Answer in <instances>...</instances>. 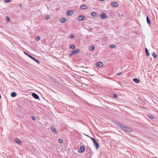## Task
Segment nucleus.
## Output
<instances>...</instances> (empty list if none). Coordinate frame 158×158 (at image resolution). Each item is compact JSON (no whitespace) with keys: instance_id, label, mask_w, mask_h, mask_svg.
Returning <instances> with one entry per match:
<instances>
[{"instance_id":"obj_23","label":"nucleus","mask_w":158,"mask_h":158,"mask_svg":"<svg viewBox=\"0 0 158 158\" xmlns=\"http://www.w3.org/2000/svg\"><path fill=\"white\" fill-rule=\"evenodd\" d=\"M152 56L155 58H156L157 56V55L155 53V52H153L152 54Z\"/></svg>"},{"instance_id":"obj_3","label":"nucleus","mask_w":158,"mask_h":158,"mask_svg":"<svg viewBox=\"0 0 158 158\" xmlns=\"http://www.w3.org/2000/svg\"><path fill=\"white\" fill-rule=\"evenodd\" d=\"M85 150V147L84 146H81L79 149H78V152L79 153L83 152Z\"/></svg>"},{"instance_id":"obj_11","label":"nucleus","mask_w":158,"mask_h":158,"mask_svg":"<svg viewBox=\"0 0 158 158\" xmlns=\"http://www.w3.org/2000/svg\"><path fill=\"white\" fill-rule=\"evenodd\" d=\"M14 141L15 143L19 144H20L21 143V141L18 138H15V139Z\"/></svg>"},{"instance_id":"obj_2","label":"nucleus","mask_w":158,"mask_h":158,"mask_svg":"<svg viewBox=\"0 0 158 158\" xmlns=\"http://www.w3.org/2000/svg\"><path fill=\"white\" fill-rule=\"evenodd\" d=\"M80 51V49H77L75 50L72 51L69 54V56H71L74 54L79 53Z\"/></svg>"},{"instance_id":"obj_30","label":"nucleus","mask_w":158,"mask_h":158,"mask_svg":"<svg viewBox=\"0 0 158 158\" xmlns=\"http://www.w3.org/2000/svg\"><path fill=\"white\" fill-rule=\"evenodd\" d=\"M44 18L45 19L47 20V19H49L50 18V17H49V15H47Z\"/></svg>"},{"instance_id":"obj_21","label":"nucleus","mask_w":158,"mask_h":158,"mask_svg":"<svg viewBox=\"0 0 158 158\" xmlns=\"http://www.w3.org/2000/svg\"><path fill=\"white\" fill-rule=\"evenodd\" d=\"M95 48L94 47L93 45L91 46L90 47H89V50L90 51H93Z\"/></svg>"},{"instance_id":"obj_36","label":"nucleus","mask_w":158,"mask_h":158,"mask_svg":"<svg viewBox=\"0 0 158 158\" xmlns=\"http://www.w3.org/2000/svg\"><path fill=\"white\" fill-rule=\"evenodd\" d=\"M4 1L6 2H9L11 1V0H4Z\"/></svg>"},{"instance_id":"obj_12","label":"nucleus","mask_w":158,"mask_h":158,"mask_svg":"<svg viewBox=\"0 0 158 158\" xmlns=\"http://www.w3.org/2000/svg\"><path fill=\"white\" fill-rule=\"evenodd\" d=\"M91 15L94 17H97L98 15L97 13L95 12H93L91 13Z\"/></svg>"},{"instance_id":"obj_13","label":"nucleus","mask_w":158,"mask_h":158,"mask_svg":"<svg viewBox=\"0 0 158 158\" xmlns=\"http://www.w3.org/2000/svg\"><path fill=\"white\" fill-rule=\"evenodd\" d=\"M80 8L82 10H85L87 8V6L86 5H81L80 6Z\"/></svg>"},{"instance_id":"obj_20","label":"nucleus","mask_w":158,"mask_h":158,"mask_svg":"<svg viewBox=\"0 0 158 158\" xmlns=\"http://www.w3.org/2000/svg\"><path fill=\"white\" fill-rule=\"evenodd\" d=\"M86 151L87 152H88L89 153H91V149L89 147L87 146V147L86 148Z\"/></svg>"},{"instance_id":"obj_14","label":"nucleus","mask_w":158,"mask_h":158,"mask_svg":"<svg viewBox=\"0 0 158 158\" xmlns=\"http://www.w3.org/2000/svg\"><path fill=\"white\" fill-rule=\"evenodd\" d=\"M147 21V23L148 24L149 26H150L151 24V21L149 19L148 16L146 17Z\"/></svg>"},{"instance_id":"obj_35","label":"nucleus","mask_w":158,"mask_h":158,"mask_svg":"<svg viewBox=\"0 0 158 158\" xmlns=\"http://www.w3.org/2000/svg\"><path fill=\"white\" fill-rule=\"evenodd\" d=\"M23 52L26 55H27V56L28 57H29V56H30V55H29V54H27V53L25 52Z\"/></svg>"},{"instance_id":"obj_7","label":"nucleus","mask_w":158,"mask_h":158,"mask_svg":"<svg viewBox=\"0 0 158 158\" xmlns=\"http://www.w3.org/2000/svg\"><path fill=\"white\" fill-rule=\"evenodd\" d=\"M78 20L79 21H81L85 19V17L84 15H79L78 16Z\"/></svg>"},{"instance_id":"obj_18","label":"nucleus","mask_w":158,"mask_h":158,"mask_svg":"<svg viewBox=\"0 0 158 158\" xmlns=\"http://www.w3.org/2000/svg\"><path fill=\"white\" fill-rule=\"evenodd\" d=\"M17 95V94L15 92H12L10 94V96L12 97H15Z\"/></svg>"},{"instance_id":"obj_9","label":"nucleus","mask_w":158,"mask_h":158,"mask_svg":"<svg viewBox=\"0 0 158 158\" xmlns=\"http://www.w3.org/2000/svg\"><path fill=\"white\" fill-rule=\"evenodd\" d=\"M96 65L99 67H102L103 66V64L102 62L101 61H99L96 63Z\"/></svg>"},{"instance_id":"obj_16","label":"nucleus","mask_w":158,"mask_h":158,"mask_svg":"<svg viewBox=\"0 0 158 158\" xmlns=\"http://www.w3.org/2000/svg\"><path fill=\"white\" fill-rule=\"evenodd\" d=\"M67 20V19L65 18H63L60 19V21L62 23H64Z\"/></svg>"},{"instance_id":"obj_40","label":"nucleus","mask_w":158,"mask_h":158,"mask_svg":"<svg viewBox=\"0 0 158 158\" xmlns=\"http://www.w3.org/2000/svg\"><path fill=\"white\" fill-rule=\"evenodd\" d=\"M19 6H20V8L21 9L22 8V5H21V4H19Z\"/></svg>"},{"instance_id":"obj_27","label":"nucleus","mask_w":158,"mask_h":158,"mask_svg":"<svg viewBox=\"0 0 158 158\" xmlns=\"http://www.w3.org/2000/svg\"><path fill=\"white\" fill-rule=\"evenodd\" d=\"M6 19L7 22H9L10 20V18L8 16H6Z\"/></svg>"},{"instance_id":"obj_24","label":"nucleus","mask_w":158,"mask_h":158,"mask_svg":"<svg viewBox=\"0 0 158 158\" xmlns=\"http://www.w3.org/2000/svg\"><path fill=\"white\" fill-rule=\"evenodd\" d=\"M33 60L37 62L38 64H39L40 63V62L34 57L33 59Z\"/></svg>"},{"instance_id":"obj_1","label":"nucleus","mask_w":158,"mask_h":158,"mask_svg":"<svg viewBox=\"0 0 158 158\" xmlns=\"http://www.w3.org/2000/svg\"><path fill=\"white\" fill-rule=\"evenodd\" d=\"M115 124L118 127H119L121 129H123L126 131L130 132H132V129L131 128L124 126L123 124L119 122L116 121L115 122Z\"/></svg>"},{"instance_id":"obj_32","label":"nucleus","mask_w":158,"mask_h":158,"mask_svg":"<svg viewBox=\"0 0 158 158\" xmlns=\"http://www.w3.org/2000/svg\"><path fill=\"white\" fill-rule=\"evenodd\" d=\"M58 140H59V142L60 143H62L63 142V140L61 139H59Z\"/></svg>"},{"instance_id":"obj_5","label":"nucleus","mask_w":158,"mask_h":158,"mask_svg":"<svg viewBox=\"0 0 158 158\" xmlns=\"http://www.w3.org/2000/svg\"><path fill=\"white\" fill-rule=\"evenodd\" d=\"M107 15L106 14L104 13H102L100 15L101 18L102 19H106L107 18Z\"/></svg>"},{"instance_id":"obj_17","label":"nucleus","mask_w":158,"mask_h":158,"mask_svg":"<svg viewBox=\"0 0 158 158\" xmlns=\"http://www.w3.org/2000/svg\"><path fill=\"white\" fill-rule=\"evenodd\" d=\"M133 81L137 83H139L140 80L137 78H135L133 79Z\"/></svg>"},{"instance_id":"obj_41","label":"nucleus","mask_w":158,"mask_h":158,"mask_svg":"<svg viewBox=\"0 0 158 158\" xmlns=\"http://www.w3.org/2000/svg\"><path fill=\"white\" fill-rule=\"evenodd\" d=\"M99 0L100 1H104L105 0Z\"/></svg>"},{"instance_id":"obj_31","label":"nucleus","mask_w":158,"mask_h":158,"mask_svg":"<svg viewBox=\"0 0 158 158\" xmlns=\"http://www.w3.org/2000/svg\"><path fill=\"white\" fill-rule=\"evenodd\" d=\"M31 118L32 119V120H33L35 121V117L34 116H31Z\"/></svg>"},{"instance_id":"obj_33","label":"nucleus","mask_w":158,"mask_h":158,"mask_svg":"<svg viewBox=\"0 0 158 158\" xmlns=\"http://www.w3.org/2000/svg\"><path fill=\"white\" fill-rule=\"evenodd\" d=\"M90 138H91V140L93 141V142H94L95 141H96V140L95 139L92 137H90Z\"/></svg>"},{"instance_id":"obj_39","label":"nucleus","mask_w":158,"mask_h":158,"mask_svg":"<svg viewBox=\"0 0 158 158\" xmlns=\"http://www.w3.org/2000/svg\"><path fill=\"white\" fill-rule=\"evenodd\" d=\"M119 15H121V16L123 17L124 16V15L123 14H122V15H120L119 14Z\"/></svg>"},{"instance_id":"obj_19","label":"nucleus","mask_w":158,"mask_h":158,"mask_svg":"<svg viewBox=\"0 0 158 158\" xmlns=\"http://www.w3.org/2000/svg\"><path fill=\"white\" fill-rule=\"evenodd\" d=\"M145 50L146 54L147 56H150V53L149 52L148 50L147 49V48H145Z\"/></svg>"},{"instance_id":"obj_34","label":"nucleus","mask_w":158,"mask_h":158,"mask_svg":"<svg viewBox=\"0 0 158 158\" xmlns=\"http://www.w3.org/2000/svg\"><path fill=\"white\" fill-rule=\"evenodd\" d=\"M149 117L151 119H153L154 118L153 116L152 115H149Z\"/></svg>"},{"instance_id":"obj_28","label":"nucleus","mask_w":158,"mask_h":158,"mask_svg":"<svg viewBox=\"0 0 158 158\" xmlns=\"http://www.w3.org/2000/svg\"><path fill=\"white\" fill-rule=\"evenodd\" d=\"M123 72L122 71L120 73H117L116 75L119 76V75H122L123 74Z\"/></svg>"},{"instance_id":"obj_29","label":"nucleus","mask_w":158,"mask_h":158,"mask_svg":"<svg viewBox=\"0 0 158 158\" xmlns=\"http://www.w3.org/2000/svg\"><path fill=\"white\" fill-rule=\"evenodd\" d=\"M113 95L114 97L115 98H117V95L115 93H114L113 94Z\"/></svg>"},{"instance_id":"obj_26","label":"nucleus","mask_w":158,"mask_h":158,"mask_svg":"<svg viewBox=\"0 0 158 158\" xmlns=\"http://www.w3.org/2000/svg\"><path fill=\"white\" fill-rule=\"evenodd\" d=\"M116 46L115 45H110V48H114Z\"/></svg>"},{"instance_id":"obj_38","label":"nucleus","mask_w":158,"mask_h":158,"mask_svg":"<svg viewBox=\"0 0 158 158\" xmlns=\"http://www.w3.org/2000/svg\"><path fill=\"white\" fill-rule=\"evenodd\" d=\"M29 57L30 58H31V59H32V60L34 58V57L31 56V55H30V56H29Z\"/></svg>"},{"instance_id":"obj_8","label":"nucleus","mask_w":158,"mask_h":158,"mask_svg":"<svg viewBox=\"0 0 158 158\" xmlns=\"http://www.w3.org/2000/svg\"><path fill=\"white\" fill-rule=\"evenodd\" d=\"M111 6L113 7H117L118 6V3L116 2H112L111 3Z\"/></svg>"},{"instance_id":"obj_37","label":"nucleus","mask_w":158,"mask_h":158,"mask_svg":"<svg viewBox=\"0 0 158 158\" xmlns=\"http://www.w3.org/2000/svg\"><path fill=\"white\" fill-rule=\"evenodd\" d=\"M70 37H71V38H74L75 37V36L74 35H70Z\"/></svg>"},{"instance_id":"obj_10","label":"nucleus","mask_w":158,"mask_h":158,"mask_svg":"<svg viewBox=\"0 0 158 158\" xmlns=\"http://www.w3.org/2000/svg\"><path fill=\"white\" fill-rule=\"evenodd\" d=\"M73 13V11L72 10H69L67 12V14L69 16L72 15Z\"/></svg>"},{"instance_id":"obj_4","label":"nucleus","mask_w":158,"mask_h":158,"mask_svg":"<svg viewBox=\"0 0 158 158\" xmlns=\"http://www.w3.org/2000/svg\"><path fill=\"white\" fill-rule=\"evenodd\" d=\"M94 145L96 148V149L97 150L98 149L99 147V143L97 142L96 140L93 142Z\"/></svg>"},{"instance_id":"obj_22","label":"nucleus","mask_w":158,"mask_h":158,"mask_svg":"<svg viewBox=\"0 0 158 158\" xmlns=\"http://www.w3.org/2000/svg\"><path fill=\"white\" fill-rule=\"evenodd\" d=\"M70 48L73 49H75L76 48L74 44H72V45H71L70 46Z\"/></svg>"},{"instance_id":"obj_42","label":"nucleus","mask_w":158,"mask_h":158,"mask_svg":"<svg viewBox=\"0 0 158 158\" xmlns=\"http://www.w3.org/2000/svg\"><path fill=\"white\" fill-rule=\"evenodd\" d=\"M1 98V95L0 94V99Z\"/></svg>"},{"instance_id":"obj_15","label":"nucleus","mask_w":158,"mask_h":158,"mask_svg":"<svg viewBox=\"0 0 158 158\" xmlns=\"http://www.w3.org/2000/svg\"><path fill=\"white\" fill-rule=\"evenodd\" d=\"M51 129L52 130V131L55 134H57V133L58 132L57 131H56L55 128L53 127H51Z\"/></svg>"},{"instance_id":"obj_25","label":"nucleus","mask_w":158,"mask_h":158,"mask_svg":"<svg viewBox=\"0 0 158 158\" xmlns=\"http://www.w3.org/2000/svg\"><path fill=\"white\" fill-rule=\"evenodd\" d=\"M40 36H38L36 37V40L37 41H39L40 40Z\"/></svg>"},{"instance_id":"obj_6","label":"nucleus","mask_w":158,"mask_h":158,"mask_svg":"<svg viewBox=\"0 0 158 158\" xmlns=\"http://www.w3.org/2000/svg\"><path fill=\"white\" fill-rule=\"evenodd\" d=\"M32 96L33 98H35L36 99H40L39 96L35 93H33L32 94Z\"/></svg>"}]
</instances>
